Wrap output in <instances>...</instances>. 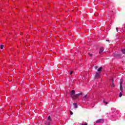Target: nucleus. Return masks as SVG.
Wrapping results in <instances>:
<instances>
[{
    "mask_svg": "<svg viewBox=\"0 0 125 125\" xmlns=\"http://www.w3.org/2000/svg\"><path fill=\"white\" fill-rule=\"evenodd\" d=\"M75 93L76 92L75 91V90H73L70 94V97H71V98L73 100H75V99H77V98H78V97H80V95H82V93H80L79 94H77L75 95Z\"/></svg>",
    "mask_w": 125,
    "mask_h": 125,
    "instance_id": "obj_1",
    "label": "nucleus"
},
{
    "mask_svg": "<svg viewBox=\"0 0 125 125\" xmlns=\"http://www.w3.org/2000/svg\"><path fill=\"white\" fill-rule=\"evenodd\" d=\"M122 83H123V80H121L120 83V90L121 92L120 93L119 97H122V96H123V93H122L123 92V86L122 85Z\"/></svg>",
    "mask_w": 125,
    "mask_h": 125,
    "instance_id": "obj_2",
    "label": "nucleus"
},
{
    "mask_svg": "<svg viewBox=\"0 0 125 125\" xmlns=\"http://www.w3.org/2000/svg\"><path fill=\"white\" fill-rule=\"evenodd\" d=\"M51 123V118H50V116H48L47 122L45 123V125H50V124Z\"/></svg>",
    "mask_w": 125,
    "mask_h": 125,
    "instance_id": "obj_3",
    "label": "nucleus"
},
{
    "mask_svg": "<svg viewBox=\"0 0 125 125\" xmlns=\"http://www.w3.org/2000/svg\"><path fill=\"white\" fill-rule=\"evenodd\" d=\"M100 76V73H98V72H97L96 73V75H95V79H97V78H99Z\"/></svg>",
    "mask_w": 125,
    "mask_h": 125,
    "instance_id": "obj_4",
    "label": "nucleus"
},
{
    "mask_svg": "<svg viewBox=\"0 0 125 125\" xmlns=\"http://www.w3.org/2000/svg\"><path fill=\"white\" fill-rule=\"evenodd\" d=\"M104 51V48L103 47H102L100 48L99 53H102Z\"/></svg>",
    "mask_w": 125,
    "mask_h": 125,
    "instance_id": "obj_5",
    "label": "nucleus"
},
{
    "mask_svg": "<svg viewBox=\"0 0 125 125\" xmlns=\"http://www.w3.org/2000/svg\"><path fill=\"white\" fill-rule=\"evenodd\" d=\"M97 123H104V120L103 119H99L97 121Z\"/></svg>",
    "mask_w": 125,
    "mask_h": 125,
    "instance_id": "obj_6",
    "label": "nucleus"
},
{
    "mask_svg": "<svg viewBox=\"0 0 125 125\" xmlns=\"http://www.w3.org/2000/svg\"><path fill=\"white\" fill-rule=\"evenodd\" d=\"M73 105L74 106V108H78V104H73Z\"/></svg>",
    "mask_w": 125,
    "mask_h": 125,
    "instance_id": "obj_7",
    "label": "nucleus"
},
{
    "mask_svg": "<svg viewBox=\"0 0 125 125\" xmlns=\"http://www.w3.org/2000/svg\"><path fill=\"white\" fill-rule=\"evenodd\" d=\"M102 71V67H100L98 69V72H101Z\"/></svg>",
    "mask_w": 125,
    "mask_h": 125,
    "instance_id": "obj_8",
    "label": "nucleus"
},
{
    "mask_svg": "<svg viewBox=\"0 0 125 125\" xmlns=\"http://www.w3.org/2000/svg\"><path fill=\"white\" fill-rule=\"evenodd\" d=\"M122 52L123 54H125V49H123L122 50Z\"/></svg>",
    "mask_w": 125,
    "mask_h": 125,
    "instance_id": "obj_9",
    "label": "nucleus"
},
{
    "mask_svg": "<svg viewBox=\"0 0 125 125\" xmlns=\"http://www.w3.org/2000/svg\"><path fill=\"white\" fill-rule=\"evenodd\" d=\"M3 45H0V48L1 49H3Z\"/></svg>",
    "mask_w": 125,
    "mask_h": 125,
    "instance_id": "obj_10",
    "label": "nucleus"
},
{
    "mask_svg": "<svg viewBox=\"0 0 125 125\" xmlns=\"http://www.w3.org/2000/svg\"><path fill=\"white\" fill-rule=\"evenodd\" d=\"M81 125H87V123H83V124H81Z\"/></svg>",
    "mask_w": 125,
    "mask_h": 125,
    "instance_id": "obj_11",
    "label": "nucleus"
},
{
    "mask_svg": "<svg viewBox=\"0 0 125 125\" xmlns=\"http://www.w3.org/2000/svg\"><path fill=\"white\" fill-rule=\"evenodd\" d=\"M88 55L90 56L91 57H92V54H91L90 53H88Z\"/></svg>",
    "mask_w": 125,
    "mask_h": 125,
    "instance_id": "obj_12",
    "label": "nucleus"
},
{
    "mask_svg": "<svg viewBox=\"0 0 125 125\" xmlns=\"http://www.w3.org/2000/svg\"><path fill=\"white\" fill-rule=\"evenodd\" d=\"M95 69H96V70H97V69H98V66H97V65L95 66L94 67Z\"/></svg>",
    "mask_w": 125,
    "mask_h": 125,
    "instance_id": "obj_13",
    "label": "nucleus"
},
{
    "mask_svg": "<svg viewBox=\"0 0 125 125\" xmlns=\"http://www.w3.org/2000/svg\"><path fill=\"white\" fill-rule=\"evenodd\" d=\"M114 86H115V84L114 82H113V84L111 85V87H114Z\"/></svg>",
    "mask_w": 125,
    "mask_h": 125,
    "instance_id": "obj_14",
    "label": "nucleus"
},
{
    "mask_svg": "<svg viewBox=\"0 0 125 125\" xmlns=\"http://www.w3.org/2000/svg\"><path fill=\"white\" fill-rule=\"evenodd\" d=\"M116 31L117 32H119V28L116 27Z\"/></svg>",
    "mask_w": 125,
    "mask_h": 125,
    "instance_id": "obj_15",
    "label": "nucleus"
},
{
    "mask_svg": "<svg viewBox=\"0 0 125 125\" xmlns=\"http://www.w3.org/2000/svg\"><path fill=\"white\" fill-rule=\"evenodd\" d=\"M103 102L104 103H105V104H108V103L105 102V101H104Z\"/></svg>",
    "mask_w": 125,
    "mask_h": 125,
    "instance_id": "obj_16",
    "label": "nucleus"
},
{
    "mask_svg": "<svg viewBox=\"0 0 125 125\" xmlns=\"http://www.w3.org/2000/svg\"><path fill=\"white\" fill-rule=\"evenodd\" d=\"M70 115H73V112L71 111H70Z\"/></svg>",
    "mask_w": 125,
    "mask_h": 125,
    "instance_id": "obj_17",
    "label": "nucleus"
},
{
    "mask_svg": "<svg viewBox=\"0 0 125 125\" xmlns=\"http://www.w3.org/2000/svg\"><path fill=\"white\" fill-rule=\"evenodd\" d=\"M73 74V71H71L70 73V75H72Z\"/></svg>",
    "mask_w": 125,
    "mask_h": 125,
    "instance_id": "obj_18",
    "label": "nucleus"
},
{
    "mask_svg": "<svg viewBox=\"0 0 125 125\" xmlns=\"http://www.w3.org/2000/svg\"><path fill=\"white\" fill-rule=\"evenodd\" d=\"M106 41H107V42H109V41H108V40H106Z\"/></svg>",
    "mask_w": 125,
    "mask_h": 125,
    "instance_id": "obj_19",
    "label": "nucleus"
},
{
    "mask_svg": "<svg viewBox=\"0 0 125 125\" xmlns=\"http://www.w3.org/2000/svg\"><path fill=\"white\" fill-rule=\"evenodd\" d=\"M86 97V96H85V97Z\"/></svg>",
    "mask_w": 125,
    "mask_h": 125,
    "instance_id": "obj_20",
    "label": "nucleus"
}]
</instances>
